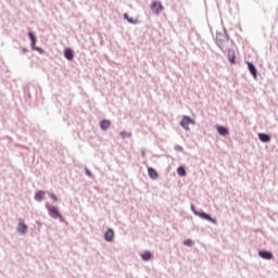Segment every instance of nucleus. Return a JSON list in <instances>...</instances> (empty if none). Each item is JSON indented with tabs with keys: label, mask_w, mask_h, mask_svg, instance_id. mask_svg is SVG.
<instances>
[{
	"label": "nucleus",
	"mask_w": 278,
	"mask_h": 278,
	"mask_svg": "<svg viewBox=\"0 0 278 278\" xmlns=\"http://www.w3.org/2000/svg\"><path fill=\"white\" fill-rule=\"evenodd\" d=\"M46 207H47V210L49 212V216H51V218H62L60 211L55 206L47 203Z\"/></svg>",
	"instance_id": "1"
},
{
	"label": "nucleus",
	"mask_w": 278,
	"mask_h": 278,
	"mask_svg": "<svg viewBox=\"0 0 278 278\" xmlns=\"http://www.w3.org/2000/svg\"><path fill=\"white\" fill-rule=\"evenodd\" d=\"M150 10L154 13V14H160L161 12H164V5H162V2L160 1H153L150 4Z\"/></svg>",
	"instance_id": "2"
},
{
	"label": "nucleus",
	"mask_w": 278,
	"mask_h": 278,
	"mask_svg": "<svg viewBox=\"0 0 278 278\" xmlns=\"http://www.w3.org/2000/svg\"><path fill=\"white\" fill-rule=\"evenodd\" d=\"M190 124H194V121H192L190 116H184L182 121L180 122L181 127L188 130L190 129Z\"/></svg>",
	"instance_id": "3"
},
{
	"label": "nucleus",
	"mask_w": 278,
	"mask_h": 278,
	"mask_svg": "<svg viewBox=\"0 0 278 278\" xmlns=\"http://www.w3.org/2000/svg\"><path fill=\"white\" fill-rule=\"evenodd\" d=\"M197 216H200V218H203L204 220H208L210 223L216 224V219L212 218V216L207 215L206 213H198L195 212Z\"/></svg>",
	"instance_id": "4"
},
{
	"label": "nucleus",
	"mask_w": 278,
	"mask_h": 278,
	"mask_svg": "<svg viewBox=\"0 0 278 278\" xmlns=\"http://www.w3.org/2000/svg\"><path fill=\"white\" fill-rule=\"evenodd\" d=\"M248 68L251 75L254 77V79H257V68H255V65H253V63L251 62H248Z\"/></svg>",
	"instance_id": "5"
},
{
	"label": "nucleus",
	"mask_w": 278,
	"mask_h": 278,
	"mask_svg": "<svg viewBox=\"0 0 278 278\" xmlns=\"http://www.w3.org/2000/svg\"><path fill=\"white\" fill-rule=\"evenodd\" d=\"M104 240L106 242H112V240H114V230L109 229L105 233H104Z\"/></svg>",
	"instance_id": "6"
},
{
	"label": "nucleus",
	"mask_w": 278,
	"mask_h": 278,
	"mask_svg": "<svg viewBox=\"0 0 278 278\" xmlns=\"http://www.w3.org/2000/svg\"><path fill=\"white\" fill-rule=\"evenodd\" d=\"M260 257H262L263 260H273V253L268 252V251H260L258 252Z\"/></svg>",
	"instance_id": "7"
},
{
	"label": "nucleus",
	"mask_w": 278,
	"mask_h": 278,
	"mask_svg": "<svg viewBox=\"0 0 278 278\" xmlns=\"http://www.w3.org/2000/svg\"><path fill=\"white\" fill-rule=\"evenodd\" d=\"M217 134H219V136H228L229 135V130L224 127V126H217Z\"/></svg>",
	"instance_id": "8"
},
{
	"label": "nucleus",
	"mask_w": 278,
	"mask_h": 278,
	"mask_svg": "<svg viewBox=\"0 0 278 278\" xmlns=\"http://www.w3.org/2000/svg\"><path fill=\"white\" fill-rule=\"evenodd\" d=\"M27 226L25 225V223L20 222V224L17 225V231L18 233H27Z\"/></svg>",
	"instance_id": "9"
},
{
	"label": "nucleus",
	"mask_w": 278,
	"mask_h": 278,
	"mask_svg": "<svg viewBox=\"0 0 278 278\" xmlns=\"http://www.w3.org/2000/svg\"><path fill=\"white\" fill-rule=\"evenodd\" d=\"M228 60L230 64H236V51L233 50L228 51Z\"/></svg>",
	"instance_id": "10"
},
{
	"label": "nucleus",
	"mask_w": 278,
	"mask_h": 278,
	"mask_svg": "<svg viewBox=\"0 0 278 278\" xmlns=\"http://www.w3.org/2000/svg\"><path fill=\"white\" fill-rule=\"evenodd\" d=\"M110 125H112V123L108 119H103L101 123H100V127L101 129L105 130V129H110Z\"/></svg>",
	"instance_id": "11"
},
{
	"label": "nucleus",
	"mask_w": 278,
	"mask_h": 278,
	"mask_svg": "<svg viewBox=\"0 0 278 278\" xmlns=\"http://www.w3.org/2000/svg\"><path fill=\"white\" fill-rule=\"evenodd\" d=\"M258 139L261 142H270V136L266 134H258Z\"/></svg>",
	"instance_id": "12"
},
{
	"label": "nucleus",
	"mask_w": 278,
	"mask_h": 278,
	"mask_svg": "<svg viewBox=\"0 0 278 278\" xmlns=\"http://www.w3.org/2000/svg\"><path fill=\"white\" fill-rule=\"evenodd\" d=\"M64 56L66 58V60H73V58H74V54H73V50H71V49H65L64 50Z\"/></svg>",
	"instance_id": "13"
},
{
	"label": "nucleus",
	"mask_w": 278,
	"mask_h": 278,
	"mask_svg": "<svg viewBox=\"0 0 278 278\" xmlns=\"http://www.w3.org/2000/svg\"><path fill=\"white\" fill-rule=\"evenodd\" d=\"M148 174H149V177H151V179H157V172H155L153 167H150L148 169Z\"/></svg>",
	"instance_id": "14"
},
{
	"label": "nucleus",
	"mask_w": 278,
	"mask_h": 278,
	"mask_svg": "<svg viewBox=\"0 0 278 278\" xmlns=\"http://www.w3.org/2000/svg\"><path fill=\"white\" fill-rule=\"evenodd\" d=\"M42 199H45V191H38L36 194H35V201H42Z\"/></svg>",
	"instance_id": "15"
},
{
	"label": "nucleus",
	"mask_w": 278,
	"mask_h": 278,
	"mask_svg": "<svg viewBox=\"0 0 278 278\" xmlns=\"http://www.w3.org/2000/svg\"><path fill=\"white\" fill-rule=\"evenodd\" d=\"M28 38L31 40L33 49H36V36H34V33H28Z\"/></svg>",
	"instance_id": "16"
},
{
	"label": "nucleus",
	"mask_w": 278,
	"mask_h": 278,
	"mask_svg": "<svg viewBox=\"0 0 278 278\" xmlns=\"http://www.w3.org/2000/svg\"><path fill=\"white\" fill-rule=\"evenodd\" d=\"M141 257L144 262H149V260L152 257L150 252H144L143 254H141Z\"/></svg>",
	"instance_id": "17"
},
{
	"label": "nucleus",
	"mask_w": 278,
	"mask_h": 278,
	"mask_svg": "<svg viewBox=\"0 0 278 278\" xmlns=\"http://www.w3.org/2000/svg\"><path fill=\"white\" fill-rule=\"evenodd\" d=\"M177 174H178L180 177H186V169H185L184 167H178Z\"/></svg>",
	"instance_id": "18"
},
{
	"label": "nucleus",
	"mask_w": 278,
	"mask_h": 278,
	"mask_svg": "<svg viewBox=\"0 0 278 278\" xmlns=\"http://www.w3.org/2000/svg\"><path fill=\"white\" fill-rule=\"evenodd\" d=\"M185 247H192V240L187 239L184 241Z\"/></svg>",
	"instance_id": "19"
},
{
	"label": "nucleus",
	"mask_w": 278,
	"mask_h": 278,
	"mask_svg": "<svg viewBox=\"0 0 278 278\" xmlns=\"http://www.w3.org/2000/svg\"><path fill=\"white\" fill-rule=\"evenodd\" d=\"M49 197L54 200L55 202H58V197L51 192H49Z\"/></svg>",
	"instance_id": "20"
},
{
	"label": "nucleus",
	"mask_w": 278,
	"mask_h": 278,
	"mask_svg": "<svg viewBox=\"0 0 278 278\" xmlns=\"http://www.w3.org/2000/svg\"><path fill=\"white\" fill-rule=\"evenodd\" d=\"M86 175H87L88 177H92V173H90V170H88V169H86Z\"/></svg>",
	"instance_id": "21"
},
{
	"label": "nucleus",
	"mask_w": 278,
	"mask_h": 278,
	"mask_svg": "<svg viewBox=\"0 0 278 278\" xmlns=\"http://www.w3.org/2000/svg\"><path fill=\"white\" fill-rule=\"evenodd\" d=\"M124 18H127V21H128L129 23H134L131 20H129V18L127 17V14H124Z\"/></svg>",
	"instance_id": "22"
},
{
	"label": "nucleus",
	"mask_w": 278,
	"mask_h": 278,
	"mask_svg": "<svg viewBox=\"0 0 278 278\" xmlns=\"http://www.w3.org/2000/svg\"><path fill=\"white\" fill-rule=\"evenodd\" d=\"M24 53H27V49H23Z\"/></svg>",
	"instance_id": "23"
}]
</instances>
